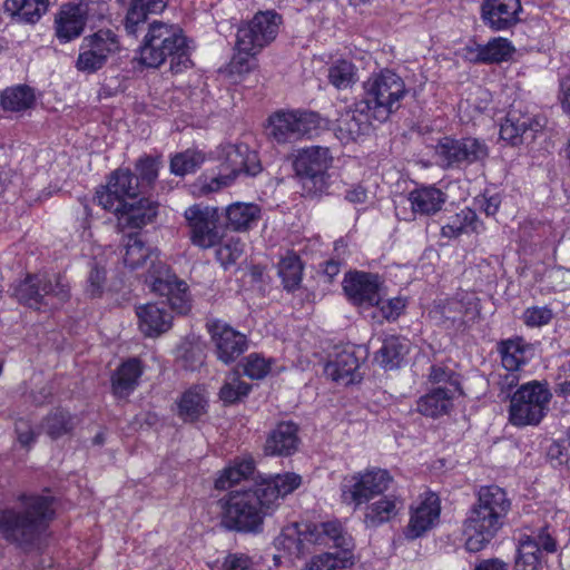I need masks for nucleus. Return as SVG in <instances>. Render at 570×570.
<instances>
[{
	"label": "nucleus",
	"mask_w": 570,
	"mask_h": 570,
	"mask_svg": "<svg viewBox=\"0 0 570 570\" xmlns=\"http://www.w3.org/2000/svg\"><path fill=\"white\" fill-rule=\"evenodd\" d=\"M541 564V552L537 540L524 535L520 539L514 570H538Z\"/></svg>",
	"instance_id": "49530a36"
},
{
	"label": "nucleus",
	"mask_w": 570,
	"mask_h": 570,
	"mask_svg": "<svg viewBox=\"0 0 570 570\" xmlns=\"http://www.w3.org/2000/svg\"><path fill=\"white\" fill-rule=\"evenodd\" d=\"M466 58L474 63H500L509 60L515 49L505 38H493L487 45L475 43L465 48Z\"/></svg>",
	"instance_id": "c85d7f7f"
},
{
	"label": "nucleus",
	"mask_w": 570,
	"mask_h": 570,
	"mask_svg": "<svg viewBox=\"0 0 570 570\" xmlns=\"http://www.w3.org/2000/svg\"><path fill=\"white\" fill-rule=\"evenodd\" d=\"M441 512L440 499L433 492H425L420 501L411 507L410 521L405 537L414 540L430 531L439 521Z\"/></svg>",
	"instance_id": "6ab92c4d"
},
{
	"label": "nucleus",
	"mask_w": 570,
	"mask_h": 570,
	"mask_svg": "<svg viewBox=\"0 0 570 570\" xmlns=\"http://www.w3.org/2000/svg\"><path fill=\"white\" fill-rule=\"evenodd\" d=\"M521 0H483L481 3V19L493 31L517 26L521 21Z\"/></svg>",
	"instance_id": "aec40b11"
},
{
	"label": "nucleus",
	"mask_w": 570,
	"mask_h": 570,
	"mask_svg": "<svg viewBox=\"0 0 570 570\" xmlns=\"http://www.w3.org/2000/svg\"><path fill=\"white\" fill-rule=\"evenodd\" d=\"M253 562L244 553H229L223 563L224 570H252Z\"/></svg>",
	"instance_id": "69168bd1"
},
{
	"label": "nucleus",
	"mask_w": 570,
	"mask_h": 570,
	"mask_svg": "<svg viewBox=\"0 0 570 570\" xmlns=\"http://www.w3.org/2000/svg\"><path fill=\"white\" fill-rule=\"evenodd\" d=\"M401 501L395 495H384L366 505L364 524L366 528H377L394 519L400 510Z\"/></svg>",
	"instance_id": "2f4dec72"
},
{
	"label": "nucleus",
	"mask_w": 570,
	"mask_h": 570,
	"mask_svg": "<svg viewBox=\"0 0 570 570\" xmlns=\"http://www.w3.org/2000/svg\"><path fill=\"white\" fill-rule=\"evenodd\" d=\"M510 509L505 490L498 485L481 487L478 500L463 522L466 550L479 552L484 549L503 527Z\"/></svg>",
	"instance_id": "7ed1b4c3"
},
{
	"label": "nucleus",
	"mask_w": 570,
	"mask_h": 570,
	"mask_svg": "<svg viewBox=\"0 0 570 570\" xmlns=\"http://www.w3.org/2000/svg\"><path fill=\"white\" fill-rule=\"evenodd\" d=\"M168 0H130L129 8L122 21L128 36L137 37L145 30L149 14L160 13Z\"/></svg>",
	"instance_id": "c756f323"
},
{
	"label": "nucleus",
	"mask_w": 570,
	"mask_h": 570,
	"mask_svg": "<svg viewBox=\"0 0 570 570\" xmlns=\"http://www.w3.org/2000/svg\"><path fill=\"white\" fill-rule=\"evenodd\" d=\"M543 125L534 116L513 105L501 124L500 137L517 146L522 144L527 136L533 138V134L540 131Z\"/></svg>",
	"instance_id": "5701e85b"
},
{
	"label": "nucleus",
	"mask_w": 570,
	"mask_h": 570,
	"mask_svg": "<svg viewBox=\"0 0 570 570\" xmlns=\"http://www.w3.org/2000/svg\"><path fill=\"white\" fill-rule=\"evenodd\" d=\"M261 171L262 164L255 150L246 144L229 145L224 149V160L217 176L200 179V193H216L230 186L240 175L255 177Z\"/></svg>",
	"instance_id": "6e6552de"
},
{
	"label": "nucleus",
	"mask_w": 570,
	"mask_h": 570,
	"mask_svg": "<svg viewBox=\"0 0 570 570\" xmlns=\"http://www.w3.org/2000/svg\"><path fill=\"white\" fill-rule=\"evenodd\" d=\"M76 417L63 409H55L41 423V428L51 439H59L70 433L76 426Z\"/></svg>",
	"instance_id": "79ce46f5"
},
{
	"label": "nucleus",
	"mask_w": 570,
	"mask_h": 570,
	"mask_svg": "<svg viewBox=\"0 0 570 570\" xmlns=\"http://www.w3.org/2000/svg\"><path fill=\"white\" fill-rule=\"evenodd\" d=\"M35 102V94L28 86L21 85L8 88L1 95L3 109L10 111H22L30 108Z\"/></svg>",
	"instance_id": "8fccbe9b"
},
{
	"label": "nucleus",
	"mask_w": 570,
	"mask_h": 570,
	"mask_svg": "<svg viewBox=\"0 0 570 570\" xmlns=\"http://www.w3.org/2000/svg\"><path fill=\"white\" fill-rule=\"evenodd\" d=\"M352 564L353 553L351 549H345L314 556L306 563V570H336L351 567Z\"/></svg>",
	"instance_id": "c03bdc74"
},
{
	"label": "nucleus",
	"mask_w": 570,
	"mask_h": 570,
	"mask_svg": "<svg viewBox=\"0 0 570 570\" xmlns=\"http://www.w3.org/2000/svg\"><path fill=\"white\" fill-rule=\"evenodd\" d=\"M119 50L118 36L110 29H100L82 39L76 68L82 72H95L101 69L109 57Z\"/></svg>",
	"instance_id": "2eb2a0df"
},
{
	"label": "nucleus",
	"mask_w": 570,
	"mask_h": 570,
	"mask_svg": "<svg viewBox=\"0 0 570 570\" xmlns=\"http://www.w3.org/2000/svg\"><path fill=\"white\" fill-rule=\"evenodd\" d=\"M249 391L250 385L242 381L238 374L232 373L220 387L219 397L225 403L233 404L246 396Z\"/></svg>",
	"instance_id": "5fc2aeb1"
},
{
	"label": "nucleus",
	"mask_w": 570,
	"mask_h": 570,
	"mask_svg": "<svg viewBox=\"0 0 570 570\" xmlns=\"http://www.w3.org/2000/svg\"><path fill=\"white\" fill-rule=\"evenodd\" d=\"M303 265L295 253H287L278 263V275L286 291L293 292L302 282Z\"/></svg>",
	"instance_id": "a18cd8bd"
},
{
	"label": "nucleus",
	"mask_w": 570,
	"mask_h": 570,
	"mask_svg": "<svg viewBox=\"0 0 570 570\" xmlns=\"http://www.w3.org/2000/svg\"><path fill=\"white\" fill-rule=\"evenodd\" d=\"M479 314L476 299L470 295L435 302L430 315L448 330L464 331Z\"/></svg>",
	"instance_id": "f3484780"
},
{
	"label": "nucleus",
	"mask_w": 570,
	"mask_h": 570,
	"mask_svg": "<svg viewBox=\"0 0 570 570\" xmlns=\"http://www.w3.org/2000/svg\"><path fill=\"white\" fill-rule=\"evenodd\" d=\"M382 282L377 274L354 272L345 276L343 288L348 298L356 305L374 307L379 302Z\"/></svg>",
	"instance_id": "b1692460"
},
{
	"label": "nucleus",
	"mask_w": 570,
	"mask_h": 570,
	"mask_svg": "<svg viewBox=\"0 0 570 570\" xmlns=\"http://www.w3.org/2000/svg\"><path fill=\"white\" fill-rule=\"evenodd\" d=\"M548 456L562 464L570 458V439H561L550 445Z\"/></svg>",
	"instance_id": "338daca9"
},
{
	"label": "nucleus",
	"mask_w": 570,
	"mask_h": 570,
	"mask_svg": "<svg viewBox=\"0 0 570 570\" xmlns=\"http://www.w3.org/2000/svg\"><path fill=\"white\" fill-rule=\"evenodd\" d=\"M16 434L18 442L24 448H29L36 441V433L27 420L19 419L16 422Z\"/></svg>",
	"instance_id": "0e129e2a"
},
{
	"label": "nucleus",
	"mask_w": 570,
	"mask_h": 570,
	"mask_svg": "<svg viewBox=\"0 0 570 570\" xmlns=\"http://www.w3.org/2000/svg\"><path fill=\"white\" fill-rule=\"evenodd\" d=\"M327 79L337 90H345L358 81V69L348 59H337L330 65Z\"/></svg>",
	"instance_id": "a19ab883"
},
{
	"label": "nucleus",
	"mask_w": 570,
	"mask_h": 570,
	"mask_svg": "<svg viewBox=\"0 0 570 570\" xmlns=\"http://www.w3.org/2000/svg\"><path fill=\"white\" fill-rule=\"evenodd\" d=\"M409 352L405 338L391 335L383 341L381 348L375 353V362L384 370L397 368Z\"/></svg>",
	"instance_id": "c9c22d12"
},
{
	"label": "nucleus",
	"mask_w": 570,
	"mask_h": 570,
	"mask_svg": "<svg viewBox=\"0 0 570 570\" xmlns=\"http://www.w3.org/2000/svg\"><path fill=\"white\" fill-rule=\"evenodd\" d=\"M333 156L327 147L311 146L298 151L294 169L308 194L323 193L328 186L327 170Z\"/></svg>",
	"instance_id": "9d476101"
},
{
	"label": "nucleus",
	"mask_w": 570,
	"mask_h": 570,
	"mask_svg": "<svg viewBox=\"0 0 570 570\" xmlns=\"http://www.w3.org/2000/svg\"><path fill=\"white\" fill-rule=\"evenodd\" d=\"M298 428L292 422H281L266 439L264 451L267 455L289 456L296 452L299 443Z\"/></svg>",
	"instance_id": "cd10ccee"
},
{
	"label": "nucleus",
	"mask_w": 570,
	"mask_h": 570,
	"mask_svg": "<svg viewBox=\"0 0 570 570\" xmlns=\"http://www.w3.org/2000/svg\"><path fill=\"white\" fill-rule=\"evenodd\" d=\"M226 226L235 232H246L261 218V208L253 203H234L225 209Z\"/></svg>",
	"instance_id": "473e14b6"
},
{
	"label": "nucleus",
	"mask_w": 570,
	"mask_h": 570,
	"mask_svg": "<svg viewBox=\"0 0 570 570\" xmlns=\"http://www.w3.org/2000/svg\"><path fill=\"white\" fill-rule=\"evenodd\" d=\"M20 508L0 512V533L7 541L20 547L35 544L47 531L53 519L52 498L21 495Z\"/></svg>",
	"instance_id": "20e7f679"
},
{
	"label": "nucleus",
	"mask_w": 570,
	"mask_h": 570,
	"mask_svg": "<svg viewBox=\"0 0 570 570\" xmlns=\"http://www.w3.org/2000/svg\"><path fill=\"white\" fill-rule=\"evenodd\" d=\"M360 361L353 350H342L335 357L328 361L324 372L327 377L342 385H350L360 382L362 376L358 372Z\"/></svg>",
	"instance_id": "bb28decb"
},
{
	"label": "nucleus",
	"mask_w": 570,
	"mask_h": 570,
	"mask_svg": "<svg viewBox=\"0 0 570 570\" xmlns=\"http://www.w3.org/2000/svg\"><path fill=\"white\" fill-rule=\"evenodd\" d=\"M548 386L538 381L522 384L510 397L509 421L514 426L537 425L551 400Z\"/></svg>",
	"instance_id": "1a4fd4ad"
},
{
	"label": "nucleus",
	"mask_w": 570,
	"mask_h": 570,
	"mask_svg": "<svg viewBox=\"0 0 570 570\" xmlns=\"http://www.w3.org/2000/svg\"><path fill=\"white\" fill-rule=\"evenodd\" d=\"M446 199V194L432 185L417 187L407 196L412 214L420 216H432L439 213Z\"/></svg>",
	"instance_id": "7c9ffc66"
},
{
	"label": "nucleus",
	"mask_w": 570,
	"mask_h": 570,
	"mask_svg": "<svg viewBox=\"0 0 570 570\" xmlns=\"http://www.w3.org/2000/svg\"><path fill=\"white\" fill-rule=\"evenodd\" d=\"M435 154L443 167H460L484 161L489 155L488 146L472 137L452 139L444 137L436 146Z\"/></svg>",
	"instance_id": "dca6fc26"
},
{
	"label": "nucleus",
	"mask_w": 570,
	"mask_h": 570,
	"mask_svg": "<svg viewBox=\"0 0 570 570\" xmlns=\"http://www.w3.org/2000/svg\"><path fill=\"white\" fill-rule=\"evenodd\" d=\"M49 7V0H7L6 11L18 22L36 23Z\"/></svg>",
	"instance_id": "58836bf2"
},
{
	"label": "nucleus",
	"mask_w": 570,
	"mask_h": 570,
	"mask_svg": "<svg viewBox=\"0 0 570 570\" xmlns=\"http://www.w3.org/2000/svg\"><path fill=\"white\" fill-rule=\"evenodd\" d=\"M244 374L252 380L264 379L271 371V363L257 353L249 354L243 364Z\"/></svg>",
	"instance_id": "13d9d810"
},
{
	"label": "nucleus",
	"mask_w": 570,
	"mask_h": 570,
	"mask_svg": "<svg viewBox=\"0 0 570 570\" xmlns=\"http://www.w3.org/2000/svg\"><path fill=\"white\" fill-rule=\"evenodd\" d=\"M184 217L189 228V239L194 246L209 249L224 238L218 208L196 204L185 209Z\"/></svg>",
	"instance_id": "ddd939ff"
},
{
	"label": "nucleus",
	"mask_w": 570,
	"mask_h": 570,
	"mask_svg": "<svg viewBox=\"0 0 570 570\" xmlns=\"http://www.w3.org/2000/svg\"><path fill=\"white\" fill-rule=\"evenodd\" d=\"M376 311L373 313V318L382 323L384 320H396L405 308V302L402 298L381 299L374 302Z\"/></svg>",
	"instance_id": "6e6d98bb"
},
{
	"label": "nucleus",
	"mask_w": 570,
	"mask_h": 570,
	"mask_svg": "<svg viewBox=\"0 0 570 570\" xmlns=\"http://www.w3.org/2000/svg\"><path fill=\"white\" fill-rule=\"evenodd\" d=\"M124 248V264L130 269H137L149 263L146 283L154 293L168 296L171 306L179 313L190 309L188 285L159 258V252L156 248L146 245L138 233L127 236Z\"/></svg>",
	"instance_id": "f03ea898"
},
{
	"label": "nucleus",
	"mask_w": 570,
	"mask_h": 570,
	"mask_svg": "<svg viewBox=\"0 0 570 570\" xmlns=\"http://www.w3.org/2000/svg\"><path fill=\"white\" fill-rule=\"evenodd\" d=\"M321 118L315 112L278 111L268 118V136L278 144L311 137L320 128Z\"/></svg>",
	"instance_id": "4468645a"
},
{
	"label": "nucleus",
	"mask_w": 570,
	"mask_h": 570,
	"mask_svg": "<svg viewBox=\"0 0 570 570\" xmlns=\"http://www.w3.org/2000/svg\"><path fill=\"white\" fill-rule=\"evenodd\" d=\"M90 269L87 277L86 293L91 297H97L102 294L106 283V269L99 266L96 262L90 263Z\"/></svg>",
	"instance_id": "bf43d9fd"
},
{
	"label": "nucleus",
	"mask_w": 570,
	"mask_h": 570,
	"mask_svg": "<svg viewBox=\"0 0 570 570\" xmlns=\"http://www.w3.org/2000/svg\"><path fill=\"white\" fill-rule=\"evenodd\" d=\"M407 94L404 80L396 72L384 69L364 82V98L375 120L383 122L395 112Z\"/></svg>",
	"instance_id": "0eeeda50"
},
{
	"label": "nucleus",
	"mask_w": 570,
	"mask_h": 570,
	"mask_svg": "<svg viewBox=\"0 0 570 570\" xmlns=\"http://www.w3.org/2000/svg\"><path fill=\"white\" fill-rule=\"evenodd\" d=\"M282 17L274 10L259 11L237 30L236 48L247 56L258 55L272 43L279 30Z\"/></svg>",
	"instance_id": "9b49d317"
},
{
	"label": "nucleus",
	"mask_w": 570,
	"mask_h": 570,
	"mask_svg": "<svg viewBox=\"0 0 570 570\" xmlns=\"http://www.w3.org/2000/svg\"><path fill=\"white\" fill-rule=\"evenodd\" d=\"M304 528L305 529L302 530L298 523L284 527L276 539L277 546L286 550L289 554L298 556L303 553L305 541L312 543L318 542V539L314 538V531H311V528L306 524Z\"/></svg>",
	"instance_id": "f704fd0d"
},
{
	"label": "nucleus",
	"mask_w": 570,
	"mask_h": 570,
	"mask_svg": "<svg viewBox=\"0 0 570 570\" xmlns=\"http://www.w3.org/2000/svg\"><path fill=\"white\" fill-rule=\"evenodd\" d=\"M481 227L482 223L475 212L466 207L449 217L441 227V235L446 238H455L462 234L479 233Z\"/></svg>",
	"instance_id": "e433bc0d"
},
{
	"label": "nucleus",
	"mask_w": 570,
	"mask_h": 570,
	"mask_svg": "<svg viewBox=\"0 0 570 570\" xmlns=\"http://www.w3.org/2000/svg\"><path fill=\"white\" fill-rule=\"evenodd\" d=\"M88 18L85 3H67L61 6L55 18V36L60 43L70 42L83 32Z\"/></svg>",
	"instance_id": "393cba45"
},
{
	"label": "nucleus",
	"mask_w": 570,
	"mask_h": 570,
	"mask_svg": "<svg viewBox=\"0 0 570 570\" xmlns=\"http://www.w3.org/2000/svg\"><path fill=\"white\" fill-rule=\"evenodd\" d=\"M462 394L461 387L436 386L421 396L416 402V411L428 417H439L448 414L453 407V400Z\"/></svg>",
	"instance_id": "a878e982"
},
{
	"label": "nucleus",
	"mask_w": 570,
	"mask_h": 570,
	"mask_svg": "<svg viewBox=\"0 0 570 570\" xmlns=\"http://www.w3.org/2000/svg\"><path fill=\"white\" fill-rule=\"evenodd\" d=\"M183 30L174 24L154 20L148 26L144 45L140 48V61L149 68H157L171 58V69L187 68L191 61L188 56Z\"/></svg>",
	"instance_id": "39448f33"
},
{
	"label": "nucleus",
	"mask_w": 570,
	"mask_h": 570,
	"mask_svg": "<svg viewBox=\"0 0 570 570\" xmlns=\"http://www.w3.org/2000/svg\"><path fill=\"white\" fill-rule=\"evenodd\" d=\"M216 258L224 268L234 265L244 254L245 243L239 237H229L217 245Z\"/></svg>",
	"instance_id": "864d4df0"
},
{
	"label": "nucleus",
	"mask_w": 570,
	"mask_h": 570,
	"mask_svg": "<svg viewBox=\"0 0 570 570\" xmlns=\"http://www.w3.org/2000/svg\"><path fill=\"white\" fill-rule=\"evenodd\" d=\"M255 470V462L252 458L236 460L232 465L225 468L215 480V489L227 490L249 478Z\"/></svg>",
	"instance_id": "ea45409f"
},
{
	"label": "nucleus",
	"mask_w": 570,
	"mask_h": 570,
	"mask_svg": "<svg viewBox=\"0 0 570 570\" xmlns=\"http://www.w3.org/2000/svg\"><path fill=\"white\" fill-rule=\"evenodd\" d=\"M311 531H314V538L318 539L317 543H327V541L320 538L323 534L340 550H352V539L338 521L324 522L320 527L315 525Z\"/></svg>",
	"instance_id": "09e8293b"
},
{
	"label": "nucleus",
	"mask_w": 570,
	"mask_h": 570,
	"mask_svg": "<svg viewBox=\"0 0 570 570\" xmlns=\"http://www.w3.org/2000/svg\"><path fill=\"white\" fill-rule=\"evenodd\" d=\"M237 50V53L233 57L230 61V71L234 73H245L249 72L252 69L250 59L254 56H247L245 52H240V50Z\"/></svg>",
	"instance_id": "774afa93"
},
{
	"label": "nucleus",
	"mask_w": 570,
	"mask_h": 570,
	"mask_svg": "<svg viewBox=\"0 0 570 570\" xmlns=\"http://www.w3.org/2000/svg\"><path fill=\"white\" fill-rule=\"evenodd\" d=\"M204 161V155L200 151L187 149L176 154L170 160V170L178 176H185L194 173Z\"/></svg>",
	"instance_id": "603ef678"
},
{
	"label": "nucleus",
	"mask_w": 570,
	"mask_h": 570,
	"mask_svg": "<svg viewBox=\"0 0 570 570\" xmlns=\"http://www.w3.org/2000/svg\"><path fill=\"white\" fill-rule=\"evenodd\" d=\"M95 200H97L98 205L104 209L115 213L117 217L120 216L127 202L118 194L112 193L111 187L108 184L97 189Z\"/></svg>",
	"instance_id": "4d7b16f0"
},
{
	"label": "nucleus",
	"mask_w": 570,
	"mask_h": 570,
	"mask_svg": "<svg viewBox=\"0 0 570 570\" xmlns=\"http://www.w3.org/2000/svg\"><path fill=\"white\" fill-rule=\"evenodd\" d=\"M207 401L203 393L188 390L181 396L179 414L187 421H195L206 412Z\"/></svg>",
	"instance_id": "3c124183"
},
{
	"label": "nucleus",
	"mask_w": 570,
	"mask_h": 570,
	"mask_svg": "<svg viewBox=\"0 0 570 570\" xmlns=\"http://www.w3.org/2000/svg\"><path fill=\"white\" fill-rule=\"evenodd\" d=\"M372 109L358 100L342 111L336 119L335 135L344 144L357 140L371 128Z\"/></svg>",
	"instance_id": "a211bd4d"
},
{
	"label": "nucleus",
	"mask_w": 570,
	"mask_h": 570,
	"mask_svg": "<svg viewBox=\"0 0 570 570\" xmlns=\"http://www.w3.org/2000/svg\"><path fill=\"white\" fill-rule=\"evenodd\" d=\"M552 318L551 309L547 307H529L523 313V321L525 325L531 327H539L548 324Z\"/></svg>",
	"instance_id": "680f3d73"
},
{
	"label": "nucleus",
	"mask_w": 570,
	"mask_h": 570,
	"mask_svg": "<svg viewBox=\"0 0 570 570\" xmlns=\"http://www.w3.org/2000/svg\"><path fill=\"white\" fill-rule=\"evenodd\" d=\"M525 344L521 338L507 340L499 344L502 366L508 372H518L527 363Z\"/></svg>",
	"instance_id": "37998d69"
},
{
	"label": "nucleus",
	"mask_w": 570,
	"mask_h": 570,
	"mask_svg": "<svg viewBox=\"0 0 570 570\" xmlns=\"http://www.w3.org/2000/svg\"><path fill=\"white\" fill-rule=\"evenodd\" d=\"M142 374V366L138 358L124 362L111 377L112 391L118 397L128 396L137 386Z\"/></svg>",
	"instance_id": "72a5a7b5"
},
{
	"label": "nucleus",
	"mask_w": 570,
	"mask_h": 570,
	"mask_svg": "<svg viewBox=\"0 0 570 570\" xmlns=\"http://www.w3.org/2000/svg\"><path fill=\"white\" fill-rule=\"evenodd\" d=\"M112 193L118 194L122 199H134L139 194V178L129 169L119 168L115 170L108 181Z\"/></svg>",
	"instance_id": "de8ad7c7"
},
{
	"label": "nucleus",
	"mask_w": 570,
	"mask_h": 570,
	"mask_svg": "<svg viewBox=\"0 0 570 570\" xmlns=\"http://www.w3.org/2000/svg\"><path fill=\"white\" fill-rule=\"evenodd\" d=\"M301 483V475L285 473L229 492L218 501L222 525L242 533L262 532L265 518L275 511L281 499L296 490Z\"/></svg>",
	"instance_id": "f257e3e1"
},
{
	"label": "nucleus",
	"mask_w": 570,
	"mask_h": 570,
	"mask_svg": "<svg viewBox=\"0 0 570 570\" xmlns=\"http://www.w3.org/2000/svg\"><path fill=\"white\" fill-rule=\"evenodd\" d=\"M156 215V206L147 199H141L137 204L126 202V207H124L118 220L125 227L141 228L151 223Z\"/></svg>",
	"instance_id": "4c0bfd02"
},
{
	"label": "nucleus",
	"mask_w": 570,
	"mask_h": 570,
	"mask_svg": "<svg viewBox=\"0 0 570 570\" xmlns=\"http://www.w3.org/2000/svg\"><path fill=\"white\" fill-rule=\"evenodd\" d=\"M429 380L431 383L438 384V386H452V384H455L460 387L454 372L442 366L433 365L429 374Z\"/></svg>",
	"instance_id": "e2e57ef3"
},
{
	"label": "nucleus",
	"mask_w": 570,
	"mask_h": 570,
	"mask_svg": "<svg viewBox=\"0 0 570 570\" xmlns=\"http://www.w3.org/2000/svg\"><path fill=\"white\" fill-rule=\"evenodd\" d=\"M209 333L216 356L225 364L236 361L247 348L246 336L225 323L213 322L209 325Z\"/></svg>",
	"instance_id": "412c9836"
},
{
	"label": "nucleus",
	"mask_w": 570,
	"mask_h": 570,
	"mask_svg": "<svg viewBox=\"0 0 570 570\" xmlns=\"http://www.w3.org/2000/svg\"><path fill=\"white\" fill-rule=\"evenodd\" d=\"M13 295L31 308H53L70 298V285L60 273L28 274L14 286Z\"/></svg>",
	"instance_id": "423d86ee"
},
{
	"label": "nucleus",
	"mask_w": 570,
	"mask_h": 570,
	"mask_svg": "<svg viewBox=\"0 0 570 570\" xmlns=\"http://www.w3.org/2000/svg\"><path fill=\"white\" fill-rule=\"evenodd\" d=\"M159 163L156 158L146 156L140 158L136 164V170L139 179L147 185H151L158 176Z\"/></svg>",
	"instance_id": "052dcab7"
},
{
	"label": "nucleus",
	"mask_w": 570,
	"mask_h": 570,
	"mask_svg": "<svg viewBox=\"0 0 570 570\" xmlns=\"http://www.w3.org/2000/svg\"><path fill=\"white\" fill-rule=\"evenodd\" d=\"M393 483V476L385 469L371 468L346 478L342 484V498L347 504L358 508L374 497L383 494Z\"/></svg>",
	"instance_id": "f8f14e48"
},
{
	"label": "nucleus",
	"mask_w": 570,
	"mask_h": 570,
	"mask_svg": "<svg viewBox=\"0 0 570 570\" xmlns=\"http://www.w3.org/2000/svg\"><path fill=\"white\" fill-rule=\"evenodd\" d=\"M170 308L178 314L169 299L158 303H147L136 307V315L138 317V326L140 332L147 337H158L166 333L173 325V315L168 311ZM189 309L187 311V313ZM186 314V312L184 313Z\"/></svg>",
	"instance_id": "4be33fe9"
}]
</instances>
